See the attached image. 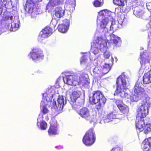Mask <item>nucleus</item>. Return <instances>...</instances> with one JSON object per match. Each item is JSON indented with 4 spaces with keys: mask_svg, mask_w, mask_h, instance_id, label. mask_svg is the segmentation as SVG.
<instances>
[{
    "mask_svg": "<svg viewBox=\"0 0 151 151\" xmlns=\"http://www.w3.org/2000/svg\"><path fill=\"white\" fill-rule=\"evenodd\" d=\"M18 24H16L15 23H13L11 24V27L12 28H14L15 29H17L18 27Z\"/></svg>",
    "mask_w": 151,
    "mask_h": 151,
    "instance_id": "nucleus-42",
    "label": "nucleus"
},
{
    "mask_svg": "<svg viewBox=\"0 0 151 151\" xmlns=\"http://www.w3.org/2000/svg\"><path fill=\"white\" fill-rule=\"evenodd\" d=\"M133 13L138 18H142L144 13L143 11L139 9L138 7H135L133 10Z\"/></svg>",
    "mask_w": 151,
    "mask_h": 151,
    "instance_id": "nucleus-22",
    "label": "nucleus"
},
{
    "mask_svg": "<svg viewBox=\"0 0 151 151\" xmlns=\"http://www.w3.org/2000/svg\"><path fill=\"white\" fill-rule=\"evenodd\" d=\"M134 89V94L131 97L130 100L132 102H137L145 93V91L143 88L139 86L138 84H135Z\"/></svg>",
    "mask_w": 151,
    "mask_h": 151,
    "instance_id": "nucleus-4",
    "label": "nucleus"
},
{
    "mask_svg": "<svg viewBox=\"0 0 151 151\" xmlns=\"http://www.w3.org/2000/svg\"><path fill=\"white\" fill-rule=\"evenodd\" d=\"M87 58L84 56H82L81 60V64H83L86 62L87 60Z\"/></svg>",
    "mask_w": 151,
    "mask_h": 151,
    "instance_id": "nucleus-40",
    "label": "nucleus"
},
{
    "mask_svg": "<svg viewBox=\"0 0 151 151\" xmlns=\"http://www.w3.org/2000/svg\"><path fill=\"white\" fill-rule=\"evenodd\" d=\"M144 53H142L140 54V58L141 61H140V63L141 65L145 64L146 62V59L144 57Z\"/></svg>",
    "mask_w": 151,
    "mask_h": 151,
    "instance_id": "nucleus-36",
    "label": "nucleus"
},
{
    "mask_svg": "<svg viewBox=\"0 0 151 151\" xmlns=\"http://www.w3.org/2000/svg\"><path fill=\"white\" fill-rule=\"evenodd\" d=\"M30 54L31 57L33 61L37 60L44 57L43 52L41 50L37 48H33Z\"/></svg>",
    "mask_w": 151,
    "mask_h": 151,
    "instance_id": "nucleus-8",
    "label": "nucleus"
},
{
    "mask_svg": "<svg viewBox=\"0 0 151 151\" xmlns=\"http://www.w3.org/2000/svg\"><path fill=\"white\" fill-rule=\"evenodd\" d=\"M143 132L145 134H147L151 131V124H147L145 125L143 127Z\"/></svg>",
    "mask_w": 151,
    "mask_h": 151,
    "instance_id": "nucleus-25",
    "label": "nucleus"
},
{
    "mask_svg": "<svg viewBox=\"0 0 151 151\" xmlns=\"http://www.w3.org/2000/svg\"><path fill=\"white\" fill-rule=\"evenodd\" d=\"M59 147L58 146H56L55 147V148H57L58 147Z\"/></svg>",
    "mask_w": 151,
    "mask_h": 151,
    "instance_id": "nucleus-51",
    "label": "nucleus"
},
{
    "mask_svg": "<svg viewBox=\"0 0 151 151\" xmlns=\"http://www.w3.org/2000/svg\"><path fill=\"white\" fill-rule=\"evenodd\" d=\"M105 15V17H107V18L111 20L112 21V19H113V17L111 16V15L112 14V12L107 10L106 11Z\"/></svg>",
    "mask_w": 151,
    "mask_h": 151,
    "instance_id": "nucleus-32",
    "label": "nucleus"
},
{
    "mask_svg": "<svg viewBox=\"0 0 151 151\" xmlns=\"http://www.w3.org/2000/svg\"><path fill=\"white\" fill-rule=\"evenodd\" d=\"M127 0H113L114 4L116 5L120 6H124V2H127Z\"/></svg>",
    "mask_w": 151,
    "mask_h": 151,
    "instance_id": "nucleus-27",
    "label": "nucleus"
},
{
    "mask_svg": "<svg viewBox=\"0 0 151 151\" xmlns=\"http://www.w3.org/2000/svg\"><path fill=\"white\" fill-rule=\"evenodd\" d=\"M96 68H95L94 69V70H93V72H95V70H96Z\"/></svg>",
    "mask_w": 151,
    "mask_h": 151,
    "instance_id": "nucleus-49",
    "label": "nucleus"
},
{
    "mask_svg": "<svg viewBox=\"0 0 151 151\" xmlns=\"http://www.w3.org/2000/svg\"><path fill=\"white\" fill-rule=\"evenodd\" d=\"M144 118L138 117L136 118L135 126L136 130L139 132L142 131L143 127L145 125Z\"/></svg>",
    "mask_w": 151,
    "mask_h": 151,
    "instance_id": "nucleus-13",
    "label": "nucleus"
},
{
    "mask_svg": "<svg viewBox=\"0 0 151 151\" xmlns=\"http://www.w3.org/2000/svg\"><path fill=\"white\" fill-rule=\"evenodd\" d=\"M58 124L57 120L54 118L52 119L50 122V126L48 130V134L52 136L58 134Z\"/></svg>",
    "mask_w": 151,
    "mask_h": 151,
    "instance_id": "nucleus-7",
    "label": "nucleus"
},
{
    "mask_svg": "<svg viewBox=\"0 0 151 151\" xmlns=\"http://www.w3.org/2000/svg\"><path fill=\"white\" fill-rule=\"evenodd\" d=\"M58 5L63 3L64 0H55Z\"/></svg>",
    "mask_w": 151,
    "mask_h": 151,
    "instance_id": "nucleus-43",
    "label": "nucleus"
},
{
    "mask_svg": "<svg viewBox=\"0 0 151 151\" xmlns=\"http://www.w3.org/2000/svg\"><path fill=\"white\" fill-rule=\"evenodd\" d=\"M113 24L111 23V25L110 26V30H113L114 27H113Z\"/></svg>",
    "mask_w": 151,
    "mask_h": 151,
    "instance_id": "nucleus-45",
    "label": "nucleus"
},
{
    "mask_svg": "<svg viewBox=\"0 0 151 151\" xmlns=\"http://www.w3.org/2000/svg\"><path fill=\"white\" fill-rule=\"evenodd\" d=\"M104 57L106 59H108L109 58L110 55L109 54H106V53H104Z\"/></svg>",
    "mask_w": 151,
    "mask_h": 151,
    "instance_id": "nucleus-44",
    "label": "nucleus"
},
{
    "mask_svg": "<svg viewBox=\"0 0 151 151\" xmlns=\"http://www.w3.org/2000/svg\"><path fill=\"white\" fill-rule=\"evenodd\" d=\"M43 95V98L44 99H46L47 101V98H51L52 97H53V94H50L49 93V91L46 92L42 94Z\"/></svg>",
    "mask_w": 151,
    "mask_h": 151,
    "instance_id": "nucleus-31",
    "label": "nucleus"
},
{
    "mask_svg": "<svg viewBox=\"0 0 151 151\" xmlns=\"http://www.w3.org/2000/svg\"><path fill=\"white\" fill-rule=\"evenodd\" d=\"M101 39L100 37H97L96 39L93 42V43L92 45L93 46H96L97 47H99L100 45V43H99V41Z\"/></svg>",
    "mask_w": 151,
    "mask_h": 151,
    "instance_id": "nucleus-30",
    "label": "nucleus"
},
{
    "mask_svg": "<svg viewBox=\"0 0 151 151\" xmlns=\"http://www.w3.org/2000/svg\"><path fill=\"white\" fill-rule=\"evenodd\" d=\"M53 103L55 104V105L56 106V102L55 101Z\"/></svg>",
    "mask_w": 151,
    "mask_h": 151,
    "instance_id": "nucleus-50",
    "label": "nucleus"
},
{
    "mask_svg": "<svg viewBox=\"0 0 151 151\" xmlns=\"http://www.w3.org/2000/svg\"><path fill=\"white\" fill-rule=\"evenodd\" d=\"M109 36L110 41L115 45H117L118 43L121 42V38L118 37L116 36L113 33L110 34Z\"/></svg>",
    "mask_w": 151,
    "mask_h": 151,
    "instance_id": "nucleus-20",
    "label": "nucleus"
},
{
    "mask_svg": "<svg viewBox=\"0 0 151 151\" xmlns=\"http://www.w3.org/2000/svg\"><path fill=\"white\" fill-rule=\"evenodd\" d=\"M114 116L112 113H110L108 114L106 116V120H108V122H109L111 121L112 119L114 118Z\"/></svg>",
    "mask_w": 151,
    "mask_h": 151,
    "instance_id": "nucleus-34",
    "label": "nucleus"
},
{
    "mask_svg": "<svg viewBox=\"0 0 151 151\" xmlns=\"http://www.w3.org/2000/svg\"><path fill=\"white\" fill-rule=\"evenodd\" d=\"M109 19L107 18V17H105L104 19H102L100 23V27L101 28L103 29L105 28L108 24L109 23Z\"/></svg>",
    "mask_w": 151,
    "mask_h": 151,
    "instance_id": "nucleus-26",
    "label": "nucleus"
},
{
    "mask_svg": "<svg viewBox=\"0 0 151 151\" xmlns=\"http://www.w3.org/2000/svg\"><path fill=\"white\" fill-rule=\"evenodd\" d=\"M55 16L57 18L63 17L65 14V10L63 8L58 6L55 8L54 10Z\"/></svg>",
    "mask_w": 151,
    "mask_h": 151,
    "instance_id": "nucleus-15",
    "label": "nucleus"
},
{
    "mask_svg": "<svg viewBox=\"0 0 151 151\" xmlns=\"http://www.w3.org/2000/svg\"><path fill=\"white\" fill-rule=\"evenodd\" d=\"M148 103L146 100L138 108L137 111V114L138 117L142 118L145 117L148 114Z\"/></svg>",
    "mask_w": 151,
    "mask_h": 151,
    "instance_id": "nucleus-6",
    "label": "nucleus"
},
{
    "mask_svg": "<svg viewBox=\"0 0 151 151\" xmlns=\"http://www.w3.org/2000/svg\"><path fill=\"white\" fill-rule=\"evenodd\" d=\"M49 111L46 105H44L42 106V108L41 109V111L43 114H45L47 113Z\"/></svg>",
    "mask_w": 151,
    "mask_h": 151,
    "instance_id": "nucleus-33",
    "label": "nucleus"
},
{
    "mask_svg": "<svg viewBox=\"0 0 151 151\" xmlns=\"http://www.w3.org/2000/svg\"><path fill=\"white\" fill-rule=\"evenodd\" d=\"M36 3L34 0H27L24 6V9L26 12L29 13H32L36 7Z\"/></svg>",
    "mask_w": 151,
    "mask_h": 151,
    "instance_id": "nucleus-10",
    "label": "nucleus"
},
{
    "mask_svg": "<svg viewBox=\"0 0 151 151\" xmlns=\"http://www.w3.org/2000/svg\"><path fill=\"white\" fill-rule=\"evenodd\" d=\"M146 7L148 10H151V2H148L146 3Z\"/></svg>",
    "mask_w": 151,
    "mask_h": 151,
    "instance_id": "nucleus-41",
    "label": "nucleus"
},
{
    "mask_svg": "<svg viewBox=\"0 0 151 151\" xmlns=\"http://www.w3.org/2000/svg\"><path fill=\"white\" fill-rule=\"evenodd\" d=\"M69 25V20L67 19H65L64 21V23L59 24L57 28L59 32L64 33L67 31Z\"/></svg>",
    "mask_w": 151,
    "mask_h": 151,
    "instance_id": "nucleus-14",
    "label": "nucleus"
},
{
    "mask_svg": "<svg viewBox=\"0 0 151 151\" xmlns=\"http://www.w3.org/2000/svg\"><path fill=\"white\" fill-rule=\"evenodd\" d=\"M39 122H37V126H39V125H38V123Z\"/></svg>",
    "mask_w": 151,
    "mask_h": 151,
    "instance_id": "nucleus-48",
    "label": "nucleus"
},
{
    "mask_svg": "<svg viewBox=\"0 0 151 151\" xmlns=\"http://www.w3.org/2000/svg\"><path fill=\"white\" fill-rule=\"evenodd\" d=\"M52 33V29L49 27H46L40 32L39 37L43 40L47 38L51 35Z\"/></svg>",
    "mask_w": 151,
    "mask_h": 151,
    "instance_id": "nucleus-11",
    "label": "nucleus"
},
{
    "mask_svg": "<svg viewBox=\"0 0 151 151\" xmlns=\"http://www.w3.org/2000/svg\"><path fill=\"white\" fill-rule=\"evenodd\" d=\"M125 78V76L123 73L117 78L116 81L117 87L114 93V96H119L122 98L125 97V91L128 89Z\"/></svg>",
    "mask_w": 151,
    "mask_h": 151,
    "instance_id": "nucleus-2",
    "label": "nucleus"
},
{
    "mask_svg": "<svg viewBox=\"0 0 151 151\" xmlns=\"http://www.w3.org/2000/svg\"><path fill=\"white\" fill-rule=\"evenodd\" d=\"M149 24L150 25V27L151 28V19L150 22H149Z\"/></svg>",
    "mask_w": 151,
    "mask_h": 151,
    "instance_id": "nucleus-46",
    "label": "nucleus"
},
{
    "mask_svg": "<svg viewBox=\"0 0 151 151\" xmlns=\"http://www.w3.org/2000/svg\"><path fill=\"white\" fill-rule=\"evenodd\" d=\"M58 102V106H56L57 110L59 111L62 110L63 106L66 104V101L65 103L64 102V99L63 96H59L57 99Z\"/></svg>",
    "mask_w": 151,
    "mask_h": 151,
    "instance_id": "nucleus-18",
    "label": "nucleus"
},
{
    "mask_svg": "<svg viewBox=\"0 0 151 151\" xmlns=\"http://www.w3.org/2000/svg\"><path fill=\"white\" fill-rule=\"evenodd\" d=\"M96 140V135L94 129L91 128L86 132L83 138L82 141L86 146H90L95 143Z\"/></svg>",
    "mask_w": 151,
    "mask_h": 151,
    "instance_id": "nucleus-3",
    "label": "nucleus"
},
{
    "mask_svg": "<svg viewBox=\"0 0 151 151\" xmlns=\"http://www.w3.org/2000/svg\"><path fill=\"white\" fill-rule=\"evenodd\" d=\"M111 23H112L113 24V21H112V22H111Z\"/></svg>",
    "mask_w": 151,
    "mask_h": 151,
    "instance_id": "nucleus-52",
    "label": "nucleus"
},
{
    "mask_svg": "<svg viewBox=\"0 0 151 151\" xmlns=\"http://www.w3.org/2000/svg\"><path fill=\"white\" fill-rule=\"evenodd\" d=\"M2 11L0 10V15L1 14Z\"/></svg>",
    "mask_w": 151,
    "mask_h": 151,
    "instance_id": "nucleus-47",
    "label": "nucleus"
},
{
    "mask_svg": "<svg viewBox=\"0 0 151 151\" xmlns=\"http://www.w3.org/2000/svg\"><path fill=\"white\" fill-rule=\"evenodd\" d=\"M99 47H97L96 46H93L92 45L91 49L92 50V52L95 54H97L98 52V48Z\"/></svg>",
    "mask_w": 151,
    "mask_h": 151,
    "instance_id": "nucleus-38",
    "label": "nucleus"
},
{
    "mask_svg": "<svg viewBox=\"0 0 151 151\" xmlns=\"http://www.w3.org/2000/svg\"><path fill=\"white\" fill-rule=\"evenodd\" d=\"M144 151H151V137L147 139L144 144L143 147Z\"/></svg>",
    "mask_w": 151,
    "mask_h": 151,
    "instance_id": "nucleus-21",
    "label": "nucleus"
},
{
    "mask_svg": "<svg viewBox=\"0 0 151 151\" xmlns=\"http://www.w3.org/2000/svg\"><path fill=\"white\" fill-rule=\"evenodd\" d=\"M85 74H82L81 76L79 81H78V84L77 85L81 84L83 86L88 85L89 83V79L88 77H86Z\"/></svg>",
    "mask_w": 151,
    "mask_h": 151,
    "instance_id": "nucleus-17",
    "label": "nucleus"
},
{
    "mask_svg": "<svg viewBox=\"0 0 151 151\" xmlns=\"http://www.w3.org/2000/svg\"><path fill=\"white\" fill-rule=\"evenodd\" d=\"M58 4L55 0H50L46 7V10L51 9L52 7L58 5Z\"/></svg>",
    "mask_w": 151,
    "mask_h": 151,
    "instance_id": "nucleus-24",
    "label": "nucleus"
},
{
    "mask_svg": "<svg viewBox=\"0 0 151 151\" xmlns=\"http://www.w3.org/2000/svg\"><path fill=\"white\" fill-rule=\"evenodd\" d=\"M78 114L82 118L86 121H89L91 119L90 111L86 107H83L77 111Z\"/></svg>",
    "mask_w": 151,
    "mask_h": 151,
    "instance_id": "nucleus-9",
    "label": "nucleus"
},
{
    "mask_svg": "<svg viewBox=\"0 0 151 151\" xmlns=\"http://www.w3.org/2000/svg\"><path fill=\"white\" fill-rule=\"evenodd\" d=\"M107 9H104L100 11L99 12V14L100 15H101L105 17V15Z\"/></svg>",
    "mask_w": 151,
    "mask_h": 151,
    "instance_id": "nucleus-39",
    "label": "nucleus"
},
{
    "mask_svg": "<svg viewBox=\"0 0 151 151\" xmlns=\"http://www.w3.org/2000/svg\"><path fill=\"white\" fill-rule=\"evenodd\" d=\"M47 127V124L45 121H42L40 123V127L42 130H45Z\"/></svg>",
    "mask_w": 151,
    "mask_h": 151,
    "instance_id": "nucleus-35",
    "label": "nucleus"
},
{
    "mask_svg": "<svg viewBox=\"0 0 151 151\" xmlns=\"http://www.w3.org/2000/svg\"><path fill=\"white\" fill-rule=\"evenodd\" d=\"M73 88H70L68 91L69 92L70 95V101L73 102H75L77 99L79 97V95L76 91H73Z\"/></svg>",
    "mask_w": 151,
    "mask_h": 151,
    "instance_id": "nucleus-16",
    "label": "nucleus"
},
{
    "mask_svg": "<svg viewBox=\"0 0 151 151\" xmlns=\"http://www.w3.org/2000/svg\"><path fill=\"white\" fill-rule=\"evenodd\" d=\"M93 6L96 7L101 6L104 4L103 0H95L93 3Z\"/></svg>",
    "mask_w": 151,
    "mask_h": 151,
    "instance_id": "nucleus-28",
    "label": "nucleus"
},
{
    "mask_svg": "<svg viewBox=\"0 0 151 151\" xmlns=\"http://www.w3.org/2000/svg\"><path fill=\"white\" fill-rule=\"evenodd\" d=\"M110 67L109 64H105L104 65V67L103 68V70L105 71V73H108L110 70Z\"/></svg>",
    "mask_w": 151,
    "mask_h": 151,
    "instance_id": "nucleus-37",
    "label": "nucleus"
},
{
    "mask_svg": "<svg viewBox=\"0 0 151 151\" xmlns=\"http://www.w3.org/2000/svg\"><path fill=\"white\" fill-rule=\"evenodd\" d=\"M13 18L12 15H6L4 16L1 19L2 22H5L9 20L12 21Z\"/></svg>",
    "mask_w": 151,
    "mask_h": 151,
    "instance_id": "nucleus-29",
    "label": "nucleus"
},
{
    "mask_svg": "<svg viewBox=\"0 0 151 151\" xmlns=\"http://www.w3.org/2000/svg\"><path fill=\"white\" fill-rule=\"evenodd\" d=\"M67 6L70 8V10H72L74 9L76 6V1L75 0H66L65 2Z\"/></svg>",
    "mask_w": 151,
    "mask_h": 151,
    "instance_id": "nucleus-23",
    "label": "nucleus"
},
{
    "mask_svg": "<svg viewBox=\"0 0 151 151\" xmlns=\"http://www.w3.org/2000/svg\"><path fill=\"white\" fill-rule=\"evenodd\" d=\"M115 103L122 114L124 115L127 114L129 110V106L124 104L122 100L119 99H115Z\"/></svg>",
    "mask_w": 151,
    "mask_h": 151,
    "instance_id": "nucleus-5",
    "label": "nucleus"
},
{
    "mask_svg": "<svg viewBox=\"0 0 151 151\" xmlns=\"http://www.w3.org/2000/svg\"><path fill=\"white\" fill-rule=\"evenodd\" d=\"M89 99L90 103L92 105L98 103L95 106L98 111L101 109L106 101V99L102 92L98 90L93 92L92 95L90 97Z\"/></svg>",
    "mask_w": 151,
    "mask_h": 151,
    "instance_id": "nucleus-1",
    "label": "nucleus"
},
{
    "mask_svg": "<svg viewBox=\"0 0 151 151\" xmlns=\"http://www.w3.org/2000/svg\"><path fill=\"white\" fill-rule=\"evenodd\" d=\"M143 82L145 84L151 83V69L144 74L143 76Z\"/></svg>",
    "mask_w": 151,
    "mask_h": 151,
    "instance_id": "nucleus-19",
    "label": "nucleus"
},
{
    "mask_svg": "<svg viewBox=\"0 0 151 151\" xmlns=\"http://www.w3.org/2000/svg\"><path fill=\"white\" fill-rule=\"evenodd\" d=\"M78 77L74 75H68L66 76V83L68 85L76 86L78 84Z\"/></svg>",
    "mask_w": 151,
    "mask_h": 151,
    "instance_id": "nucleus-12",
    "label": "nucleus"
}]
</instances>
